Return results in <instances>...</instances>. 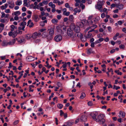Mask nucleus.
I'll return each mask as SVG.
<instances>
[{"label": "nucleus", "instance_id": "9b49d317", "mask_svg": "<svg viewBox=\"0 0 126 126\" xmlns=\"http://www.w3.org/2000/svg\"><path fill=\"white\" fill-rule=\"evenodd\" d=\"M81 121L85 122L87 120V117L85 115H82L80 119Z\"/></svg>", "mask_w": 126, "mask_h": 126}, {"label": "nucleus", "instance_id": "393cba45", "mask_svg": "<svg viewBox=\"0 0 126 126\" xmlns=\"http://www.w3.org/2000/svg\"><path fill=\"white\" fill-rule=\"evenodd\" d=\"M21 14L20 12L19 11H17L15 12H14V13H12V15H13L14 14L16 15V16H18L19 15Z\"/></svg>", "mask_w": 126, "mask_h": 126}, {"label": "nucleus", "instance_id": "4468645a", "mask_svg": "<svg viewBox=\"0 0 126 126\" xmlns=\"http://www.w3.org/2000/svg\"><path fill=\"white\" fill-rule=\"evenodd\" d=\"M26 59L28 61H32L34 60V58L31 56H29L26 58Z\"/></svg>", "mask_w": 126, "mask_h": 126}, {"label": "nucleus", "instance_id": "774afa93", "mask_svg": "<svg viewBox=\"0 0 126 126\" xmlns=\"http://www.w3.org/2000/svg\"><path fill=\"white\" fill-rule=\"evenodd\" d=\"M122 31L124 32L125 33H126V28H123L122 30Z\"/></svg>", "mask_w": 126, "mask_h": 126}, {"label": "nucleus", "instance_id": "79ce46f5", "mask_svg": "<svg viewBox=\"0 0 126 126\" xmlns=\"http://www.w3.org/2000/svg\"><path fill=\"white\" fill-rule=\"evenodd\" d=\"M1 17L3 18L4 17H5V14L3 12H2L1 13Z\"/></svg>", "mask_w": 126, "mask_h": 126}, {"label": "nucleus", "instance_id": "f03ea898", "mask_svg": "<svg viewBox=\"0 0 126 126\" xmlns=\"http://www.w3.org/2000/svg\"><path fill=\"white\" fill-rule=\"evenodd\" d=\"M70 28L72 30H74L75 32H77V33H80L79 32L80 31V29L79 27L72 24L70 26Z\"/></svg>", "mask_w": 126, "mask_h": 126}, {"label": "nucleus", "instance_id": "f3484780", "mask_svg": "<svg viewBox=\"0 0 126 126\" xmlns=\"http://www.w3.org/2000/svg\"><path fill=\"white\" fill-rule=\"evenodd\" d=\"M33 19L34 21L35 22H37L39 20L38 16L36 15H34L33 16Z\"/></svg>", "mask_w": 126, "mask_h": 126}, {"label": "nucleus", "instance_id": "a19ab883", "mask_svg": "<svg viewBox=\"0 0 126 126\" xmlns=\"http://www.w3.org/2000/svg\"><path fill=\"white\" fill-rule=\"evenodd\" d=\"M17 32L16 31H15L14 32H13V37H16L17 36Z\"/></svg>", "mask_w": 126, "mask_h": 126}, {"label": "nucleus", "instance_id": "c9c22d12", "mask_svg": "<svg viewBox=\"0 0 126 126\" xmlns=\"http://www.w3.org/2000/svg\"><path fill=\"white\" fill-rule=\"evenodd\" d=\"M74 18V17L73 15H70L69 16V19L70 21H72Z\"/></svg>", "mask_w": 126, "mask_h": 126}, {"label": "nucleus", "instance_id": "58836bf2", "mask_svg": "<svg viewBox=\"0 0 126 126\" xmlns=\"http://www.w3.org/2000/svg\"><path fill=\"white\" fill-rule=\"evenodd\" d=\"M70 14V13L69 12H66L65 13H63V14L64 15H65L66 16H68Z\"/></svg>", "mask_w": 126, "mask_h": 126}, {"label": "nucleus", "instance_id": "39448f33", "mask_svg": "<svg viewBox=\"0 0 126 126\" xmlns=\"http://www.w3.org/2000/svg\"><path fill=\"white\" fill-rule=\"evenodd\" d=\"M26 24V22L24 21L21 23L20 25V26L18 28V29L19 30H22L23 31H24V29Z\"/></svg>", "mask_w": 126, "mask_h": 126}, {"label": "nucleus", "instance_id": "0e129e2a", "mask_svg": "<svg viewBox=\"0 0 126 126\" xmlns=\"http://www.w3.org/2000/svg\"><path fill=\"white\" fill-rule=\"evenodd\" d=\"M19 19L18 17L17 16H15L14 17V20H17Z\"/></svg>", "mask_w": 126, "mask_h": 126}, {"label": "nucleus", "instance_id": "20e7f679", "mask_svg": "<svg viewBox=\"0 0 126 126\" xmlns=\"http://www.w3.org/2000/svg\"><path fill=\"white\" fill-rule=\"evenodd\" d=\"M54 26L51 27L50 29H49L48 30L49 31V33L50 35V39H51L52 38V36L53 35L54 33Z\"/></svg>", "mask_w": 126, "mask_h": 126}, {"label": "nucleus", "instance_id": "f257e3e1", "mask_svg": "<svg viewBox=\"0 0 126 126\" xmlns=\"http://www.w3.org/2000/svg\"><path fill=\"white\" fill-rule=\"evenodd\" d=\"M105 116V115L104 114H99L97 115L95 121L98 122L100 124H103L105 121L104 119Z\"/></svg>", "mask_w": 126, "mask_h": 126}, {"label": "nucleus", "instance_id": "f704fd0d", "mask_svg": "<svg viewBox=\"0 0 126 126\" xmlns=\"http://www.w3.org/2000/svg\"><path fill=\"white\" fill-rule=\"evenodd\" d=\"M41 41V40L39 39H36L34 40V42L36 43H39Z\"/></svg>", "mask_w": 126, "mask_h": 126}, {"label": "nucleus", "instance_id": "423d86ee", "mask_svg": "<svg viewBox=\"0 0 126 126\" xmlns=\"http://www.w3.org/2000/svg\"><path fill=\"white\" fill-rule=\"evenodd\" d=\"M85 20L84 19L81 20V22H77L76 23L77 26L79 27H82L84 26V24L85 23Z\"/></svg>", "mask_w": 126, "mask_h": 126}, {"label": "nucleus", "instance_id": "6e6d98bb", "mask_svg": "<svg viewBox=\"0 0 126 126\" xmlns=\"http://www.w3.org/2000/svg\"><path fill=\"white\" fill-rule=\"evenodd\" d=\"M5 12L6 13H9L10 12V10L9 9H8L5 10Z\"/></svg>", "mask_w": 126, "mask_h": 126}, {"label": "nucleus", "instance_id": "a878e982", "mask_svg": "<svg viewBox=\"0 0 126 126\" xmlns=\"http://www.w3.org/2000/svg\"><path fill=\"white\" fill-rule=\"evenodd\" d=\"M8 21V20L6 18L2 19L0 20L1 22L3 23H7Z\"/></svg>", "mask_w": 126, "mask_h": 126}, {"label": "nucleus", "instance_id": "4c0bfd02", "mask_svg": "<svg viewBox=\"0 0 126 126\" xmlns=\"http://www.w3.org/2000/svg\"><path fill=\"white\" fill-rule=\"evenodd\" d=\"M51 21L53 23L56 24L58 22V21L57 19H52Z\"/></svg>", "mask_w": 126, "mask_h": 126}, {"label": "nucleus", "instance_id": "de8ad7c7", "mask_svg": "<svg viewBox=\"0 0 126 126\" xmlns=\"http://www.w3.org/2000/svg\"><path fill=\"white\" fill-rule=\"evenodd\" d=\"M9 66L8 67V68H11L12 67H13V66L12 65L11 63L10 62L9 64Z\"/></svg>", "mask_w": 126, "mask_h": 126}, {"label": "nucleus", "instance_id": "69168bd1", "mask_svg": "<svg viewBox=\"0 0 126 126\" xmlns=\"http://www.w3.org/2000/svg\"><path fill=\"white\" fill-rule=\"evenodd\" d=\"M43 3L44 4H48V2L47 1L44 0L43 1Z\"/></svg>", "mask_w": 126, "mask_h": 126}, {"label": "nucleus", "instance_id": "4be33fe9", "mask_svg": "<svg viewBox=\"0 0 126 126\" xmlns=\"http://www.w3.org/2000/svg\"><path fill=\"white\" fill-rule=\"evenodd\" d=\"M15 39H14L9 42H8V45H13L15 44Z\"/></svg>", "mask_w": 126, "mask_h": 126}, {"label": "nucleus", "instance_id": "2f4dec72", "mask_svg": "<svg viewBox=\"0 0 126 126\" xmlns=\"http://www.w3.org/2000/svg\"><path fill=\"white\" fill-rule=\"evenodd\" d=\"M48 5L49 6L51 7L52 8H55V5L54 4H53L52 2H51L48 3Z\"/></svg>", "mask_w": 126, "mask_h": 126}, {"label": "nucleus", "instance_id": "13d9d810", "mask_svg": "<svg viewBox=\"0 0 126 126\" xmlns=\"http://www.w3.org/2000/svg\"><path fill=\"white\" fill-rule=\"evenodd\" d=\"M66 62H65V63L63 65L62 67L64 68H66Z\"/></svg>", "mask_w": 126, "mask_h": 126}, {"label": "nucleus", "instance_id": "bf43d9fd", "mask_svg": "<svg viewBox=\"0 0 126 126\" xmlns=\"http://www.w3.org/2000/svg\"><path fill=\"white\" fill-rule=\"evenodd\" d=\"M65 6L67 8H68L70 6L69 5V4L68 3H66L65 5Z\"/></svg>", "mask_w": 126, "mask_h": 126}, {"label": "nucleus", "instance_id": "412c9836", "mask_svg": "<svg viewBox=\"0 0 126 126\" xmlns=\"http://www.w3.org/2000/svg\"><path fill=\"white\" fill-rule=\"evenodd\" d=\"M116 7L119 8V10H122L123 9L124 5L122 4L117 5Z\"/></svg>", "mask_w": 126, "mask_h": 126}, {"label": "nucleus", "instance_id": "7ed1b4c3", "mask_svg": "<svg viewBox=\"0 0 126 126\" xmlns=\"http://www.w3.org/2000/svg\"><path fill=\"white\" fill-rule=\"evenodd\" d=\"M94 28H92L91 29L92 30H91L89 32H88V33L86 35V37L87 38H90L92 35V34L90 33V32H91L92 31H94V29L95 28H97V26L96 25H94Z\"/></svg>", "mask_w": 126, "mask_h": 126}, {"label": "nucleus", "instance_id": "5fc2aeb1", "mask_svg": "<svg viewBox=\"0 0 126 126\" xmlns=\"http://www.w3.org/2000/svg\"><path fill=\"white\" fill-rule=\"evenodd\" d=\"M98 40L99 42L100 43L104 40V39L102 38H99Z\"/></svg>", "mask_w": 126, "mask_h": 126}, {"label": "nucleus", "instance_id": "dca6fc26", "mask_svg": "<svg viewBox=\"0 0 126 126\" xmlns=\"http://www.w3.org/2000/svg\"><path fill=\"white\" fill-rule=\"evenodd\" d=\"M77 33L74 34L73 33V34L70 37V38L73 39L74 40H76L77 39V37H78L77 36Z\"/></svg>", "mask_w": 126, "mask_h": 126}, {"label": "nucleus", "instance_id": "473e14b6", "mask_svg": "<svg viewBox=\"0 0 126 126\" xmlns=\"http://www.w3.org/2000/svg\"><path fill=\"white\" fill-rule=\"evenodd\" d=\"M22 3V1L21 0L20 1H17L15 2V4L16 5H21Z\"/></svg>", "mask_w": 126, "mask_h": 126}, {"label": "nucleus", "instance_id": "e2e57ef3", "mask_svg": "<svg viewBox=\"0 0 126 126\" xmlns=\"http://www.w3.org/2000/svg\"><path fill=\"white\" fill-rule=\"evenodd\" d=\"M9 16V14H7L5 15V18L6 19H7L8 20V17Z\"/></svg>", "mask_w": 126, "mask_h": 126}, {"label": "nucleus", "instance_id": "338daca9", "mask_svg": "<svg viewBox=\"0 0 126 126\" xmlns=\"http://www.w3.org/2000/svg\"><path fill=\"white\" fill-rule=\"evenodd\" d=\"M61 29L62 30H63L64 31H65L66 27L65 26H63V27H61Z\"/></svg>", "mask_w": 126, "mask_h": 126}, {"label": "nucleus", "instance_id": "a18cd8bd", "mask_svg": "<svg viewBox=\"0 0 126 126\" xmlns=\"http://www.w3.org/2000/svg\"><path fill=\"white\" fill-rule=\"evenodd\" d=\"M88 106H92L93 105V103L91 101H89L88 102Z\"/></svg>", "mask_w": 126, "mask_h": 126}, {"label": "nucleus", "instance_id": "9d476101", "mask_svg": "<svg viewBox=\"0 0 126 126\" xmlns=\"http://www.w3.org/2000/svg\"><path fill=\"white\" fill-rule=\"evenodd\" d=\"M40 33H37L35 32L32 35V37L33 39H35L39 37V36L41 35Z\"/></svg>", "mask_w": 126, "mask_h": 126}, {"label": "nucleus", "instance_id": "603ef678", "mask_svg": "<svg viewBox=\"0 0 126 126\" xmlns=\"http://www.w3.org/2000/svg\"><path fill=\"white\" fill-rule=\"evenodd\" d=\"M105 16V15L104 13H102L101 14V17L102 18H104Z\"/></svg>", "mask_w": 126, "mask_h": 126}, {"label": "nucleus", "instance_id": "6e6552de", "mask_svg": "<svg viewBox=\"0 0 126 126\" xmlns=\"http://www.w3.org/2000/svg\"><path fill=\"white\" fill-rule=\"evenodd\" d=\"M98 113L97 112H92L90 114V115L92 117L93 119L95 121L96 117Z\"/></svg>", "mask_w": 126, "mask_h": 126}, {"label": "nucleus", "instance_id": "c756f323", "mask_svg": "<svg viewBox=\"0 0 126 126\" xmlns=\"http://www.w3.org/2000/svg\"><path fill=\"white\" fill-rule=\"evenodd\" d=\"M2 45L4 47L8 45V42L5 41H3L2 43Z\"/></svg>", "mask_w": 126, "mask_h": 126}, {"label": "nucleus", "instance_id": "09e8293b", "mask_svg": "<svg viewBox=\"0 0 126 126\" xmlns=\"http://www.w3.org/2000/svg\"><path fill=\"white\" fill-rule=\"evenodd\" d=\"M8 35L9 36H12L13 37V32H12L11 31H10L9 32Z\"/></svg>", "mask_w": 126, "mask_h": 126}, {"label": "nucleus", "instance_id": "4d7b16f0", "mask_svg": "<svg viewBox=\"0 0 126 126\" xmlns=\"http://www.w3.org/2000/svg\"><path fill=\"white\" fill-rule=\"evenodd\" d=\"M34 26V24L33 22H32L30 23V24L29 26V27L30 28H31L33 26Z\"/></svg>", "mask_w": 126, "mask_h": 126}, {"label": "nucleus", "instance_id": "680f3d73", "mask_svg": "<svg viewBox=\"0 0 126 126\" xmlns=\"http://www.w3.org/2000/svg\"><path fill=\"white\" fill-rule=\"evenodd\" d=\"M19 121L18 120H16L14 122V124L15 125H16L19 122Z\"/></svg>", "mask_w": 126, "mask_h": 126}, {"label": "nucleus", "instance_id": "bb28decb", "mask_svg": "<svg viewBox=\"0 0 126 126\" xmlns=\"http://www.w3.org/2000/svg\"><path fill=\"white\" fill-rule=\"evenodd\" d=\"M86 94L84 92H82L80 97V98L82 99L84 98L86 96Z\"/></svg>", "mask_w": 126, "mask_h": 126}, {"label": "nucleus", "instance_id": "ea45409f", "mask_svg": "<svg viewBox=\"0 0 126 126\" xmlns=\"http://www.w3.org/2000/svg\"><path fill=\"white\" fill-rule=\"evenodd\" d=\"M57 106L59 108L61 109L63 108V105L62 104H59L57 105Z\"/></svg>", "mask_w": 126, "mask_h": 126}, {"label": "nucleus", "instance_id": "2eb2a0df", "mask_svg": "<svg viewBox=\"0 0 126 126\" xmlns=\"http://www.w3.org/2000/svg\"><path fill=\"white\" fill-rule=\"evenodd\" d=\"M77 36L78 37H80L82 41L83 42H84L85 41V39L84 40L83 39V35L81 33H78L77 34Z\"/></svg>", "mask_w": 126, "mask_h": 126}, {"label": "nucleus", "instance_id": "052dcab7", "mask_svg": "<svg viewBox=\"0 0 126 126\" xmlns=\"http://www.w3.org/2000/svg\"><path fill=\"white\" fill-rule=\"evenodd\" d=\"M58 19H60L61 17V15H58L57 17Z\"/></svg>", "mask_w": 126, "mask_h": 126}, {"label": "nucleus", "instance_id": "6ab92c4d", "mask_svg": "<svg viewBox=\"0 0 126 126\" xmlns=\"http://www.w3.org/2000/svg\"><path fill=\"white\" fill-rule=\"evenodd\" d=\"M119 114L123 118L125 116V112L122 111H119Z\"/></svg>", "mask_w": 126, "mask_h": 126}, {"label": "nucleus", "instance_id": "b1692460", "mask_svg": "<svg viewBox=\"0 0 126 126\" xmlns=\"http://www.w3.org/2000/svg\"><path fill=\"white\" fill-rule=\"evenodd\" d=\"M104 3V1L103 0H101L99 1L97 3V4L102 6L103 5Z\"/></svg>", "mask_w": 126, "mask_h": 126}, {"label": "nucleus", "instance_id": "ddd939ff", "mask_svg": "<svg viewBox=\"0 0 126 126\" xmlns=\"http://www.w3.org/2000/svg\"><path fill=\"white\" fill-rule=\"evenodd\" d=\"M95 7L96 8L98 9L102 13L103 12V8L102 6L97 4L96 5Z\"/></svg>", "mask_w": 126, "mask_h": 126}, {"label": "nucleus", "instance_id": "37998d69", "mask_svg": "<svg viewBox=\"0 0 126 126\" xmlns=\"http://www.w3.org/2000/svg\"><path fill=\"white\" fill-rule=\"evenodd\" d=\"M120 48L121 49H124L125 47V46L124 45L121 44L119 46Z\"/></svg>", "mask_w": 126, "mask_h": 126}, {"label": "nucleus", "instance_id": "f8f14e48", "mask_svg": "<svg viewBox=\"0 0 126 126\" xmlns=\"http://www.w3.org/2000/svg\"><path fill=\"white\" fill-rule=\"evenodd\" d=\"M72 30V29L70 28V29H68L67 30V34L70 37L73 33V32Z\"/></svg>", "mask_w": 126, "mask_h": 126}, {"label": "nucleus", "instance_id": "cd10ccee", "mask_svg": "<svg viewBox=\"0 0 126 126\" xmlns=\"http://www.w3.org/2000/svg\"><path fill=\"white\" fill-rule=\"evenodd\" d=\"M94 52L92 51V49L90 48L87 50V53L88 54H90L91 53H93Z\"/></svg>", "mask_w": 126, "mask_h": 126}, {"label": "nucleus", "instance_id": "1a4fd4ad", "mask_svg": "<svg viewBox=\"0 0 126 126\" xmlns=\"http://www.w3.org/2000/svg\"><path fill=\"white\" fill-rule=\"evenodd\" d=\"M100 17L98 16H97L95 18H93L91 21V24L93 23V21H94L95 24L97 23L100 20Z\"/></svg>", "mask_w": 126, "mask_h": 126}, {"label": "nucleus", "instance_id": "864d4df0", "mask_svg": "<svg viewBox=\"0 0 126 126\" xmlns=\"http://www.w3.org/2000/svg\"><path fill=\"white\" fill-rule=\"evenodd\" d=\"M54 95V94L53 93H52L51 94V95L49 97V99L50 100L51 99V97H53V95Z\"/></svg>", "mask_w": 126, "mask_h": 126}, {"label": "nucleus", "instance_id": "0eeeda50", "mask_svg": "<svg viewBox=\"0 0 126 126\" xmlns=\"http://www.w3.org/2000/svg\"><path fill=\"white\" fill-rule=\"evenodd\" d=\"M62 38V37L61 35H57L55 36L54 37L55 40L57 42L61 41Z\"/></svg>", "mask_w": 126, "mask_h": 126}, {"label": "nucleus", "instance_id": "8fccbe9b", "mask_svg": "<svg viewBox=\"0 0 126 126\" xmlns=\"http://www.w3.org/2000/svg\"><path fill=\"white\" fill-rule=\"evenodd\" d=\"M22 10L23 12H25L26 10V8L25 7H23L22 8Z\"/></svg>", "mask_w": 126, "mask_h": 126}, {"label": "nucleus", "instance_id": "3c124183", "mask_svg": "<svg viewBox=\"0 0 126 126\" xmlns=\"http://www.w3.org/2000/svg\"><path fill=\"white\" fill-rule=\"evenodd\" d=\"M60 115L61 116H62V115L63 114H64V113L63 112V111L62 110H60Z\"/></svg>", "mask_w": 126, "mask_h": 126}, {"label": "nucleus", "instance_id": "5701e85b", "mask_svg": "<svg viewBox=\"0 0 126 126\" xmlns=\"http://www.w3.org/2000/svg\"><path fill=\"white\" fill-rule=\"evenodd\" d=\"M8 3L10 4V5L9 6V7L11 9L13 8L15 6L14 2L12 3H11L10 1H9Z\"/></svg>", "mask_w": 126, "mask_h": 126}, {"label": "nucleus", "instance_id": "72a5a7b5", "mask_svg": "<svg viewBox=\"0 0 126 126\" xmlns=\"http://www.w3.org/2000/svg\"><path fill=\"white\" fill-rule=\"evenodd\" d=\"M56 29H57V31L60 33L62 34L63 33H62V30L60 29V27L59 26H57L56 27Z\"/></svg>", "mask_w": 126, "mask_h": 126}, {"label": "nucleus", "instance_id": "c85d7f7f", "mask_svg": "<svg viewBox=\"0 0 126 126\" xmlns=\"http://www.w3.org/2000/svg\"><path fill=\"white\" fill-rule=\"evenodd\" d=\"M65 123L66 124V125L67 126H70L73 125V123L72 122H70V121H69L66 122Z\"/></svg>", "mask_w": 126, "mask_h": 126}, {"label": "nucleus", "instance_id": "7c9ffc66", "mask_svg": "<svg viewBox=\"0 0 126 126\" xmlns=\"http://www.w3.org/2000/svg\"><path fill=\"white\" fill-rule=\"evenodd\" d=\"M31 37H32L31 34H27L25 36L26 38L28 39H30Z\"/></svg>", "mask_w": 126, "mask_h": 126}, {"label": "nucleus", "instance_id": "aec40b11", "mask_svg": "<svg viewBox=\"0 0 126 126\" xmlns=\"http://www.w3.org/2000/svg\"><path fill=\"white\" fill-rule=\"evenodd\" d=\"M25 39L24 38H19L18 39V42L20 44H23L24 43Z\"/></svg>", "mask_w": 126, "mask_h": 126}, {"label": "nucleus", "instance_id": "c03bdc74", "mask_svg": "<svg viewBox=\"0 0 126 126\" xmlns=\"http://www.w3.org/2000/svg\"><path fill=\"white\" fill-rule=\"evenodd\" d=\"M4 62H0V66L2 67L4 65Z\"/></svg>", "mask_w": 126, "mask_h": 126}, {"label": "nucleus", "instance_id": "e433bc0d", "mask_svg": "<svg viewBox=\"0 0 126 126\" xmlns=\"http://www.w3.org/2000/svg\"><path fill=\"white\" fill-rule=\"evenodd\" d=\"M95 25V24H93L91 26H90L88 27H87L85 31H86V32L87 31L91 28H94V26Z\"/></svg>", "mask_w": 126, "mask_h": 126}, {"label": "nucleus", "instance_id": "49530a36", "mask_svg": "<svg viewBox=\"0 0 126 126\" xmlns=\"http://www.w3.org/2000/svg\"><path fill=\"white\" fill-rule=\"evenodd\" d=\"M40 25L43 27L45 26V24L44 23L42 22L41 21L40 22Z\"/></svg>", "mask_w": 126, "mask_h": 126}, {"label": "nucleus", "instance_id": "a211bd4d", "mask_svg": "<svg viewBox=\"0 0 126 126\" xmlns=\"http://www.w3.org/2000/svg\"><path fill=\"white\" fill-rule=\"evenodd\" d=\"M11 28V32H13L15 30V29L16 30L17 29V27L16 26H15L14 25H12L10 26Z\"/></svg>", "mask_w": 126, "mask_h": 126}]
</instances>
